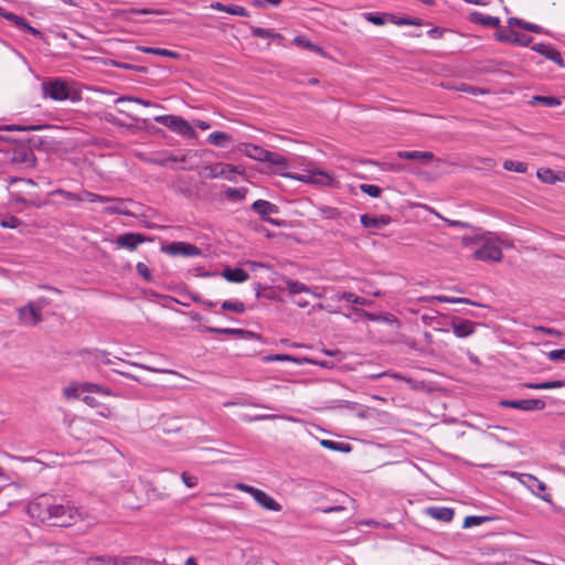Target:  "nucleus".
I'll return each mask as SVG.
<instances>
[{
	"mask_svg": "<svg viewBox=\"0 0 565 565\" xmlns=\"http://www.w3.org/2000/svg\"><path fill=\"white\" fill-rule=\"evenodd\" d=\"M28 512L33 519L53 526H70L81 519L77 508L70 504L55 503L49 495H41L31 502L28 507Z\"/></svg>",
	"mask_w": 565,
	"mask_h": 565,
	"instance_id": "obj_1",
	"label": "nucleus"
},
{
	"mask_svg": "<svg viewBox=\"0 0 565 565\" xmlns=\"http://www.w3.org/2000/svg\"><path fill=\"white\" fill-rule=\"evenodd\" d=\"M237 150L253 160L268 163L270 167L275 168L276 171H281L287 168V160L285 157L277 152L264 149L258 145L241 142L237 146Z\"/></svg>",
	"mask_w": 565,
	"mask_h": 565,
	"instance_id": "obj_2",
	"label": "nucleus"
},
{
	"mask_svg": "<svg viewBox=\"0 0 565 565\" xmlns=\"http://www.w3.org/2000/svg\"><path fill=\"white\" fill-rule=\"evenodd\" d=\"M478 246L472 252V257L482 262H500L503 254L501 248V241L492 235L488 234L478 239Z\"/></svg>",
	"mask_w": 565,
	"mask_h": 565,
	"instance_id": "obj_3",
	"label": "nucleus"
},
{
	"mask_svg": "<svg viewBox=\"0 0 565 565\" xmlns=\"http://www.w3.org/2000/svg\"><path fill=\"white\" fill-rule=\"evenodd\" d=\"M156 122L169 128L171 131L189 138L195 139L196 132L193 126L183 117L178 115H160L154 117Z\"/></svg>",
	"mask_w": 565,
	"mask_h": 565,
	"instance_id": "obj_4",
	"label": "nucleus"
},
{
	"mask_svg": "<svg viewBox=\"0 0 565 565\" xmlns=\"http://www.w3.org/2000/svg\"><path fill=\"white\" fill-rule=\"evenodd\" d=\"M234 489L248 493L259 507L267 511L280 512L282 510L280 503L258 488L243 482H237L234 484Z\"/></svg>",
	"mask_w": 565,
	"mask_h": 565,
	"instance_id": "obj_5",
	"label": "nucleus"
},
{
	"mask_svg": "<svg viewBox=\"0 0 565 565\" xmlns=\"http://www.w3.org/2000/svg\"><path fill=\"white\" fill-rule=\"evenodd\" d=\"M510 476L516 479L533 495L540 498L544 502H552V495L548 492H546V484L543 481L539 480L535 476L531 473H522L516 471L510 472Z\"/></svg>",
	"mask_w": 565,
	"mask_h": 565,
	"instance_id": "obj_6",
	"label": "nucleus"
},
{
	"mask_svg": "<svg viewBox=\"0 0 565 565\" xmlns=\"http://www.w3.org/2000/svg\"><path fill=\"white\" fill-rule=\"evenodd\" d=\"M42 89L44 96L53 100L63 102L71 97L68 83L61 78H53L43 82Z\"/></svg>",
	"mask_w": 565,
	"mask_h": 565,
	"instance_id": "obj_7",
	"label": "nucleus"
},
{
	"mask_svg": "<svg viewBox=\"0 0 565 565\" xmlns=\"http://www.w3.org/2000/svg\"><path fill=\"white\" fill-rule=\"evenodd\" d=\"M287 177L303 183L326 186H331L334 182V179L328 172L319 169L305 170L302 173H289Z\"/></svg>",
	"mask_w": 565,
	"mask_h": 565,
	"instance_id": "obj_8",
	"label": "nucleus"
},
{
	"mask_svg": "<svg viewBox=\"0 0 565 565\" xmlns=\"http://www.w3.org/2000/svg\"><path fill=\"white\" fill-rule=\"evenodd\" d=\"M44 298H40L36 302H29L19 309L20 320L28 326H35L41 320V310L46 305Z\"/></svg>",
	"mask_w": 565,
	"mask_h": 565,
	"instance_id": "obj_9",
	"label": "nucleus"
},
{
	"mask_svg": "<svg viewBox=\"0 0 565 565\" xmlns=\"http://www.w3.org/2000/svg\"><path fill=\"white\" fill-rule=\"evenodd\" d=\"M162 250L170 256L199 257L202 255V250L198 246L186 242H172Z\"/></svg>",
	"mask_w": 565,
	"mask_h": 565,
	"instance_id": "obj_10",
	"label": "nucleus"
},
{
	"mask_svg": "<svg viewBox=\"0 0 565 565\" xmlns=\"http://www.w3.org/2000/svg\"><path fill=\"white\" fill-rule=\"evenodd\" d=\"M500 405L507 408L520 411H542L546 406L545 402L539 398L503 399L500 402Z\"/></svg>",
	"mask_w": 565,
	"mask_h": 565,
	"instance_id": "obj_11",
	"label": "nucleus"
},
{
	"mask_svg": "<svg viewBox=\"0 0 565 565\" xmlns=\"http://www.w3.org/2000/svg\"><path fill=\"white\" fill-rule=\"evenodd\" d=\"M206 169H209L211 178H224L228 181H235L236 175L242 173L238 167L223 162L214 163Z\"/></svg>",
	"mask_w": 565,
	"mask_h": 565,
	"instance_id": "obj_12",
	"label": "nucleus"
},
{
	"mask_svg": "<svg viewBox=\"0 0 565 565\" xmlns=\"http://www.w3.org/2000/svg\"><path fill=\"white\" fill-rule=\"evenodd\" d=\"M253 210L259 214L263 221L273 225H279V222L271 218V214L278 213V206L266 200H256L253 203Z\"/></svg>",
	"mask_w": 565,
	"mask_h": 565,
	"instance_id": "obj_13",
	"label": "nucleus"
},
{
	"mask_svg": "<svg viewBox=\"0 0 565 565\" xmlns=\"http://www.w3.org/2000/svg\"><path fill=\"white\" fill-rule=\"evenodd\" d=\"M532 51L543 55L545 58L554 62L556 65L564 67V60L562 57V54L559 51H557L553 45L550 43H535L531 46Z\"/></svg>",
	"mask_w": 565,
	"mask_h": 565,
	"instance_id": "obj_14",
	"label": "nucleus"
},
{
	"mask_svg": "<svg viewBox=\"0 0 565 565\" xmlns=\"http://www.w3.org/2000/svg\"><path fill=\"white\" fill-rule=\"evenodd\" d=\"M361 224L366 228L380 230L390 224L391 218L387 215H370L362 214L360 217Z\"/></svg>",
	"mask_w": 565,
	"mask_h": 565,
	"instance_id": "obj_15",
	"label": "nucleus"
},
{
	"mask_svg": "<svg viewBox=\"0 0 565 565\" xmlns=\"http://www.w3.org/2000/svg\"><path fill=\"white\" fill-rule=\"evenodd\" d=\"M424 512L426 515L441 522H449L455 516V511L446 507H428Z\"/></svg>",
	"mask_w": 565,
	"mask_h": 565,
	"instance_id": "obj_16",
	"label": "nucleus"
},
{
	"mask_svg": "<svg viewBox=\"0 0 565 565\" xmlns=\"http://www.w3.org/2000/svg\"><path fill=\"white\" fill-rule=\"evenodd\" d=\"M143 242V237L140 234L135 233H125L116 238V244L118 247L127 248L129 250H134L137 246Z\"/></svg>",
	"mask_w": 565,
	"mask_h": 565,
	"instance_id": "obj_17",
	"label": "nucleus"
},
{
	"mask_svg": "<svg viewBox=\"0 0 565 565\" xmlns=\"http://www.w3.org/2000/svg\"><path fill=\"white\" fill-rule=\"evenodd\" d=\"M469 21L476 24H480L488 28H498L500 25V19L497 17L483 14L478 11L469 13Z\"/></svg>",
	"mask_w": 565,
	"mask_h": 565,
	"instance_id": "obj_18",
	"label": "nucleus"
},
{
	"mask_svg": "<svg viewBox=\"0 0 565 565\" xmlns=\"http://www.w3.org/2000/svg\"><path fill=\"white\" fill-rule=\"evenodd\" d=\"M210 7L213 10L226 12L233 15L249 17V12L244 7L238 4H223L221 2H213Z\"/></svg>",
	"mask_w": 565,
	"mask_h": 565,
	"instance_id": "obj_19",
	"label": "nucleus"
},
{
	"mask_svg": "<svg viewBox=\"0 0 565 565\" xmlns=\"http://www.w3.org/2000/svg\"><path fill=\"white\" fill-rule=\"evenodd\" d=\"M222 277H224L227 281L231 282H244L248 280L249 275L241 268L228 267L222 271Z\"/></svg>",
	"mask_w": 565,
	"mask_h": 565,
	"instance_id": "obj_20",
	"label": "nucleus"
},
{
	"mask_svg": "<svg viewBox=\"0 0 565 565\" xmlns=\"http://www.w3.org/2000/svg\"><path fill=\"white\" fill-rule=\"evenodd\" d=\"M334 299L338 301L345 300L347 302L360 305V306H371L372 305L371 300H369L364 297H360L350 291L337 292V295L334 296Z\"/></svg>",
	"mask_w": 565,
	"mask_h": 565,
	"instance_id": "obj_21",
	"label": "nucleus"
},
{
	"mask_svg": "<svg viewBox=\"0 0 565 565\" xmlns=\"http://www.w3.org/2000/svg\"><path fill=\"white\" fill-rule=\"evenodd\" d=\"M252 35L259 39H270L278 42L284 41V36L280 33L274 32L269 29H264L259 26H250Z\"/></svg>",
	"mask_w": 565,
	"mask_h": 565,
	"instance_id": "obj_22",
	"label": "nucleus"
},
{
	"mask_svg": "<svg viewBox=\"0 0 565 565\" xmlns=\"http://www.w3.org/2000/svg\"><path fill=\"white\" fill-rule=\"evenodd\" d=\"M397 158L404 160H424L429 161L433 159L434 154L429 151H398L396 153Z\"/></svg>",
	"mask_w": 565,
	"mask_h": 565,
	"instance_id": "obj_23",
	"label": "nucleus"
},
{
	"mask_svg": "<svg viewBox=\"0 0 565 565\" xmlns=\"http://www.w3.org/2000/svg\"><path fill=\"white\" fill-rule=\"evenodd\" d=\"M204 331L210 332V333H216V334L236 335L239 338H245L246 335L250 334V332H248V331H245L243 329H236V328L205 327Z\"/></svg>",
	"mask_w": 565,
	"mask_h": 565,
	"instance_id": "obj_24",
	"label": "nucleus"
},
{
	"mask_svg": "<svg viewBox=\"0 0 565 565\" xmlns=\"http://www.w3.org/2000/svg\"><path fill=\"white\" fill-rule=\"evenodd\" d=\"M82 392L83 393H95V394H98V395H103V396H111L113 395V392L103 386V385H99L97 383H92V382H82Z\"/></svg>",
	"mask_w": 565,
	"mask_h": 565,
	"instance_id": "obj_25",
	"label": "nucleus"
},
{
	"mask_svg": "<svg viewBox=\"0 0 565 565\" xmlns=\"http://www.w3.org/2000/svg\"><path fill=\"white\" fill-rule=\"evenodd\" d=\"M320 445L327 449L340 452H350L352 449L351 445L348 443H341L331 439H321Z\"/></svg>",
	"mask_w": 565,
	"mask_h": 565,
	"instance_id": "obj_26",
	"label": "nucleus"
},
{
	"mask_svg": "<svg viewBox=\"0 0 565 565\" xmlns=\"http://www.w3.org/2000/svg\"><path fill=\"white\" fill-rule=\"evenodd\" d=\"M232 138L224 131H213L207 136V141L215 147H225Z\"/></svg>",
	"mask_w": 565,
	"mask_h": 565,
	"instance_id": "obj_27",
	"label": "nucleus"
},
{
	"mask_svg": "<svg viewBox=\"0 0 565 565\" xmlns=\"http://www.w3.org/2000/svg\"><path fill=\"white\" fill-rule=\"evenodd\" d=\"M286 290H287L288 295L295 296V295H299L301 292L306 294V291H311V287H309L298 280L288 279L286 281Z\"/></svg>",
	"mask_w": 565,
	"mask_h": 565,
	"instance_id": "obj_28",
	"label": "nucleus"
},
{
	"mask_svg": "<svg viewBox=\"0 0 565 565\" xmlns=\"http://www.w3.org/2000/svg\"><path fill=\"white\" fill-rule=\"evenodd\" d=\"M563 386H565V381H563V380L526 384V387H529L531 390H552V388H561Z\"/></svg>",
	"mask_w": 565,
	"mask_h": 565,
	"instance_id": "obj_29",
	"label": "nucleus"
},
{
	"mask_svg": "<svg viewBox=\"0 0 565 565\" xmlns=\"http://www.w3.org/2000/svg\"><path fill=\"white\" fill-rule=\"evenodd\" d=\"M492 520H494V519L491 516H486V515H469V516L465 518L461 526L465 529H470V527L479 526V525H481L486 522L492 521Z\"/></svg>",
	"mask_w": 565,
	"mask_h": 565,
	"instance_id": "obj_30",
	"label": "nucleus"
},
{
	"mask_svg": "<svg viewBox=\"0 0 565 565\" xmlns=\"http://www.w3.org/2000/svg\"><path fill=\"white\" fill-rule=\"evenodd\" d=\"M114 565H149V561L141 556L115 557Z\"/></svg>",
	"mask_w": 565,
	"mask_h": 565,
	"instance_id": "obj_31",
	"label": "nucleus"
},
{
	"mask_svg": "<svg viewBox=\"0 0 565 565\" xmlns=\"http://www.w3.org/2000/svg\"><path fill=\"white\" fill-rule=\"evenodd\" d=\"M531 104H543L547 107H557L561 105V99L555 96L535 95L533 96Z\"/></svg>",
	"mask_w": 565,
	"mask_h": 565,
	"instance_id": "obj_32",
	"label": "nucleus"
},
{
	"mask_svg": "<svg viewBox=\"0 0 565 565\" xmlns=\"http://www.w3.org/2000/svg\"><path fill=\"white\" fill-rule=\"evenodd\" d=\"M503 168L508 171L525 173L527 171V163L515 160H505L503 162Z\"/></svg>",
	"mask_w": 565,
	"mask_h": 565,
	"instance_id": "obj_33",
	"label": "nucleus"
},
{
	"mask_svg": "<svg viewBox=\"0 0 565 565\" xmlns=\"http://www.w3.org/2000/svg\"><path fill=\"white\" fill-rule=\"evenodd\" d=\"M140 51L143 52V53L153 54V55H160V56H166V57H173V58H175L178 56L177 52L170 51V50H167V49H160V47L145 46V47H141Z\"/></svg>",
	"mask_w": 565,
	"mask_h": 565,
	"instance_id": "obj_34",
	"label": "nucleus"
},
{
	"mask_svg": "<svg viewBox=\"0 0 565 565\" xmlns=\"http://www.w3.org/2000/svg\"><path fill=\"white\" fill-rule=\"evenodd\" d=\"M536 177L544 183L554 184L559 179L552 169H539Z\"/></svg>",
	"mask_w": 565,
	"mask_h": 565,
	"instance_id": "obj_35",
	"label": "nucleus"
},
{
	"mask_svg": "<svg viewBox=\"0 0 565 565\" xmlns=\"http://www.w3.org/2000/svg\"><path fill=\"white\" fill-rule=\"evenodd\" d=\"M82 383H72L64 387L63 394L65 398H79L82 394Z\"/></svg>",
	"mask_w": 565,
	"mask_h": 565,
	"instance_id": "obj_36",
	"label": "nucleus"
},
{
	"mask_svg": "<svg viewBox=\"0 0 565 565\" xmlns=\"http://www.w3.org/2000/svg\"><path fill=\"white\" fill-rule=\"evenodd\" d=\"M107 203H108V205L105 206V212L128 214V212L124 209V201L111 198V201H109Z\"/></svg>",
	"mask_w": 565,
	"mask_h": 565,
	"instance_id": "obj_37",
	"label": "nucleus"
},
{
	"mask_svg": "<svg viewBox=\"0 0 565 565\" xmlns=\"http://www.w3.org/2000/svg\"><path fill=\"white\" fill-rule=\"evenodd\" d=\"M516 32L511 29L497 28L495 39L500 42L511 43Z\"/></svg>",
	"mask_w": 565,
	"mask_h": 565,
	"instance_id": "obj_38",
	"label": "nucleus"
},
{
	"mask_svg": "<svg viewBox=\"0 0 565 565\" xmlns=\"http://www.w3.org/2000/svg\"><path fill=\"white\" fill-rule=\"evenodd\" d=\"M222 309L242 313L245 310V306L242 301L237 300H224L222 302Z\"/></svg>",
	"mask_w": 565,
	"mask_h": 565,
	"instance_id": "obj_39",
	"label": "nucleus"
},
{
	"mask_svg": "<svg viewBox=\"0 0 565 565\" xmlns=\"http://www.w3.org/2000/svg\"><path fill=\"white\" fill-rule=\"evenodd\" d=\"M50 195H60L64 199L76 201V202H83V196L79 195V193L70 192L63 189H56L53 190Z\"/></svg>",
	"mask_w": 565,
	"mask_h": 565,
	"instance_id": "obj_40",
	"label": "nucleus"
},
{
	"mask_svg": "<svg viewBox=\"0 0 565 565\" xmlns=\"http://www.w3.org/2000/svg\"><path fill=\"white\" fill-rule=\"evenodd\" d=\"M79 195L83 196V201L100 202V203L111 201V198H109V196L99 195V194H96V193H93L89 191H83L82 193H79Z\"/></svg>",
	"mask_w": 565,
	"mask_h": 565,
	"instance_id": "obj_41",
	"label": "nucleus"
},
{
	"mask_svg": "<svg viewBox=\"0 0 565 565\" xmlns=\"http://www.w3.org/2000/svg\"><path fill=\"white\" fill-rule=\"evenodd\" d=\"M360 190L372 198H379L382 193V189L375 184L362 183Z\"/></svg>",
	"mask_w": 565,
	"mask_h": 565,
	"instance_id": "obj_42",
	"label": "nucleus"
},
{
	"mask_svg": "<svg viewBox=\"0 0 565 565\" xmlns=\"http://www.w3.org/2000/svg\"><path fill=\"white\" fill-rule=\"evenodd\" d=\"M125 102H134L145 107L158 106L157 104L151 103L150 100H146L139 97L131 96H121L116 99V104L125 103Z\"/></svg>",
	"mask_w": 565,
	"mask_h": 565,
	"instance_id": "obj_43",
	"label": "nucleus"
},
{
	"mask_svg": "<svg viewBox=\"0 0 565 565\" xmlns=\"http://www.w3.org/2000/svg\"><path fill=\"white\" fill-rule=\"evenodd\" d=\"M364 19L375 25H383L386 23V18L379 12H366L363 14Z\"/></svg>",
	"mask_w": 565,
	"mask_h": 565,
	"instance_id": "obj_44",
	"label": "nucleus"
},
{
	"mask_svg": "<svg viewBox=\"0 0 565 565\" xmlns=\"http://www.w3.org/2000/svg\"><path fill=\"white\" fill-rule=\"evenodd\" d=\"M115 557L109 556H94L87 559V565H114Z\"/></svg>",
	"mask_w": 565,
	"mask_h": 565,
	"instance_id": "obj_45",
	"label": "nucleus"
},
{
	"mask_svg": "<svg viewBox=\"0 0 565 565\" xmlns=\"http://www.w3.org/2000/svg\"><path fill=\"white\" fill-rule=\"evenodd\" d=\"M480 323L471 322L467 319L461 318V338L468 337L473 333L476 327H480Z\"/></svg>",
	"mask_w": 565,
	"mask_h": 565,
	"instance_id": "obj_46",
	"label": "nucleus"
},
{
	"mask_svg": "<svg viewBox=\"0 0 565 565\" xmlns=\"http://www.w3.org/2000/svg\"><path fill=\"white\" fill-rule=\"evenodd\" d=\"M320 215L328 220H334L340 215V212L338 209L332 206L323 205L319 209Z\"/></svg>",
	"mask_w": 565,
	"mask_h": 565,
	"instance_id": "obj_47",
	"label": "nucleus"
},
{
	"mask_svg": "<svg viewBox=\"0 0 565 565\" xmlns=\"http://www.w3.org/2000/svg\"><path fill=\"white\" fill-rule=\"evenodd\" d=\"M41 126H24V125H8L3 127V130L7 131H36L40 130Z\"/></svg>",
	"mask_w": 565,
	"mask_h": 565,
	"instance_id": "obj_48",
	"label": "nucleus"
},
{
	"mask_svg": "<svg viewBox=\"0 0 565 565\" xmlns=\"http://www.w3.org/2000/svg\"><path fill=\"white\" fill-rule=\"evenodd\" d=\"M356 312L362 315L363 317H365L366 319H369L371 321H381V320L391 321V318H392L391 315H386V316L382 317V316H379V315H375V313H372V312H369V311H365L362 309H358Z\"/></svg>",
	"mask_w": 565,
	"mask_h": 565,
	"instance_id": "obj_49",
	"label": "nucleus"
},
{
	"mask_svg": "<svg viewBox=\"0 0 565 565\" xmlns=\"http://www.w3.org/2000/svg\"><path fill=\"white\" fill-rule=\"evenodd\" d=\"M533 39L532 36L519 34L515 33L512 44L519 45V46H529L532 43Z\"/></svg>",
	"mask_w": 565,
	"mask_h": 565,
	"instance_id": "obj_50",
	"label": "nucleus"
},
{
	"mask_svg": "<svg viewBox=\"0 0 565 565\" xmlns=\"http://www.w3.org/2000/svg\"><path fill=\"white\" fill-rule=\"evenodd\" d=\"M6 20L14 23L20 30H24L28 23L23 17L17 15L14 13L6 15Z\"/></svg>",
	"mask_w": 565,
	"mask_h": 565,
	"instance_id": "obj_51",
	"label": "nucleus"
},
{
	"mask_svg": "<svg viewBox=\"0 0 565 565\" xmlns=\"http://www.w3.org/2000/svg\"><path fill=\"white\" fill-rule=\"evenodd\" d=\"M392 21L397 25H420L422 22L417 19L409 18H395L392 17Z\"/></svg>",
	"mask_w": 565,
	"mask_h": 565,
	"instance_id": "obj_52",
	"label": "nucleus"
},
{
	"mask_svg": "<svg viewBox=\"0 0 565 565\" xmlns=\"http://www.w3.org/2000/svg\"><path fill=\"white\" fill-rule=\"evenodd\" d=\"M551 361H565V349L552 350L547 353Z\"/></svg>",
	"mask_w": 565,
	"mask_h": 565,
	"instance_id": "obj_53",
	"label": "nucleus"
},
{
	"mask_svg": "<svg viewBox=\"0 0 565 565\" xmlns=\"http://www.w3.org/2000/svg\"><path fill=\"white\" fill-rule=\"evenodd\" d=\"M294 44H296L299 47L309 50L311 47L312 42L303 35H297L294 39Z\"/></svg>",
	"mask_w": 565,
	"mask_h": 565,
	"instance_id": "obj_54",
	"label": "nucleus"
},
{
	"mask_svg": "<svg viewBox=\"0 0 565 565\" xmlns=\"http://www.w3.org/2000/svg\"><path fill=\"white\" fill-rule=\"evenodd\" d=\"M245 193H246L245 189H232V188H230L226 191V196L227 198H232V199H236V200H242V199H244Z\"/></svg>",
	"mask_w": 565,
	"mask_h": 565,
	"instance_id": "obj_55",
	"label": "nucleus"
},
{
	"mask_svg": "<svg viewBox=\"0 0 565 565\" xmlns=\"http://www.w3.org/2000/svg\"><path fill=\"white\" fill-rule=\"evenodd\" d=\"M524 30L536 33V34H547V31H545L541 25L526 22L524 23Z\"/></svg>",
	"mask_w": 565,
	"mask_h": 565,
	"instance_id": "obj_56",
	"label": "nucleus"
},
{
	"mask_svg": "<svg viewBox=\"0 0 565 565\" xmlns=\"http://www.w3.org/2000/svg\"><path fill=\"white\" fill-rule=\"evenodd\" d=\"M181 479L188 488H194L198 484V478L190 476L186 472H182Z\"/></svg>",
	"mask_w": 565,
	"mask_h": 565,
	"instance_id": "obj_57",
	"label": "nucleus"
},
{
	"mask_svg": "<svg viewBox=\"0 0 565 565\" xmlns=\"http://www.w3.org/2000/svg\"><path fill=\"white\" fill-rule=\"evenodd\" d=\"M19 224L20 221L14 216H9L1 221V226L7 228H15Z\"/></svg>",
	"mask_w": 565,
	"mask_h": 565,
	"instance_id": "obj_58",
	"label": "nucleus"
},
{
	"mask_svg": "<svg viewBox=\"0 0 565 565\" xmlns=\"http://www.w3.org/2000/svg\"><path fill=\"white\" fill-rule=\"evenodd\" d=\"M137 271L141 276H143L147 280H150V278H151L150 271H149L148 267L143 263H138L137 264Z\"/></svg>",
	"mask_w": 565,
	"mask_h": 565,
	"instance_id": "obj_59",
	"label": "nucleus"
},
{
	"mask_svg": "<svg viewBox=\"0 0 565 565\" xmlns=\"http://www.w3.org/2000/svg\"><path fill=\"white\" fill-rule=\"evenodd\" d=\"M184 160H185L184 157L179 158L175 156H169L164 159L158 160L157 162L159 164L167 166L169 162H178V161L183 162Z\"/></svg>",
	"mask_w": 565,
	"mask_h": 565,
	"instance_id": "obj_60",
	"label": "nucleus"
},
{
	"mask_svg": "<svg viewBox=\"0 0 565 565\" xmlns=\"http://www.w3.org/2000/svg\"><path fill=\"white\" fill-rule=\"evenodd\" d=\"M82 401L89 407H98L99 406V403L98 401L90 396V395H85L82 397Z\"/></svg>",
	"mask_w": 565,
	"mask_h": 565,
	"instance_id": "obj_61",
	"label": "nucleus"
},
{
	"mask_svg": "<svg viewBox=\"0 0 565 565\" xmlns=\"http://www.w3.org/2000/svg\"><path fill=\"white\" fill-rule=\"evenodd\" d=\"M25 184V185H34V182L31 179H21V178H11L10 179V186L14 184Z\"/></svg>",
	"mask_w": 565,
	"mask_h": 565,
	"instance_id": "obj_62",
	"label": "nucleus"
},
{
	"mask_svg": "<svg viewBox=\"0 0 565 565\" xmlns=\"http://www.w3.org/2000/svg\"><path fill=\"white\" fill-rule=\"evenodd\" d=\"M264 2H267L273 7H278L281 3V0H255L253 6L259 8L264 4Z\"/></svg>",
	"mask_w": 565,
	"mask_h": 565,
	"instance_id": "obj_63",
	"label": "nucleus"
},
{
	"mask_svg": "<svg viewBox=\"0 0 565 565\" xmlns=\"http://www.w3.org/2000/svg\"><path fill=\"white\" fill-rule=\"evenodd\" d=\"M524 23L525 21L520 19V18H510L508 20V24L510 28H513V26H519V28H524Z\"/></svg>",
	"mask_w": 565,
	"mask_h": 565,
	"instance_id": "obj_64",
	"label": "nucleus"
}]
</instances>
